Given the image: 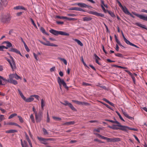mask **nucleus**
Listing matches in <instances>:
<instances>
[{
    "mask_svg": "<svg viewBox=\"0 0 147 147\" xmlns=\"http://www.w3.org/2000/svg\"><path fill=\"white\" fill-rule=\"evenodd\" d=\"M117 125H113L111 126H109L108 127L114 130H122V131L127 132L128 129L132 130L134 131H137V129L131 128L127 126L123 125H121L119 123V124H117Z\"/></svg>",
    "mask_w": 147,
    "mask_h": 147,
    "instance_id": "f257e3e1",
    "label": "nucleus"
},
{
    "mask_svg": "<svg viewBox=\"0 0 147 147\" xmlns=\"http://www.w3.org/2000/svg\"><path fill=\"white\" fill-rule=\"evenodd\" d=\"M50 32L53 34L55 36H58L60 34L61 35H65L69 36V34L66 32H63L61 31H57L53 29H51L49 30Z\"/></svg>",
    "mask_w": 147,
    "mask_h": 147,
    "instance_id": "f03ea898",
    "label": "nucleus"
},
{
    "mask_svg": "<svg viewBox=\"0 0 147 147\" xmlns=\"http://www.w3.org/2000/svg\"><path fill=\"white\" fill-rule=\"evenodd\" d=\"M1 21L4 23H9L11 20L10 15L7 13L5 15H2L0 17Z\"/></svg>",
    "mask_w": 147,
    "mask_h": 147,
    "instance_id": "7ed1b4c3",
    "label": "nucleus"
},
{
    "mask_svg": "<svg viewBox=\"0 0 147 147\" xmlns=\"http://www.w3.org/2000/svg\"><path fill=\"white\" fill-rule=\"evenodd\" d=\"M117 2L118 3L119 6L121 8L125 14L128 15H129L133 18H135V17L129 12L125 6H123L120 2L119 1H117Z\"/></svg>",
    "mask_w": 147,
    "mask_h": 147,
    "instance_id": "20e7f679",
    "label": "nucleus"
},
{
    "mask_svg": "<svg viewBox=\"0 0 147 147\" xmlns=\"http://www.w3.org/2000/svg\"><path fill=\"white\" fill-rule=\"evenodd\" d=\"M18 91L21 97L26 102H30L34 100V98H33L32 95L30 96L29 98H26V97L24 96L23 93L19 89H18Z\"/></svg>",
    "mask_w": 147,
    "mask_h": 147,
    "instance_id": "39448f33",
    "label": "nucleus"
},
{
    "mask_svg": "<svg viewBox=\"0 0 147 147\" xmlns=\"http://www.w3.org/2000/svg\"><path fill=\"white\" fill-rule=\"evenodd\" d=\"M57 81L59 84V85L60 88H61V86L62 85L67 89H68V87L67 86L66 84L65 81L59 77H58L57 78Z\"/></svg>",
    "mask_w": 147,
    "mask_h": 147,
    "instance_id": "423d86ee",
    "label": "nucleus"
},
{
    "mask_svg": "<svg viewBox=\"0 0 147 147\" xmlns=\"http://www.w3.org/2000/svg\"><path fill=\"white\" fill-rule=\"evenodd\" d=\"M10 57L11 59L10 60L9 59H7V61L9 63L12 69L13 70L16 68V63L13 57L11 56Z\"/></svg>",
    "mask_w": 147,
    "mask_h": 147,
    "instance_id": "0eeeda50",
    "label": "nucleus"
},
{
    "mask_svg": "<svg viewBox=\"0 0 147 147\" xmlns=\"http://www.w3.org/2000/svg\"><path fill=\"white\" fill-rule=\"evenodd\" d=\"M132 13L134 15L138 17L140 20L147 21V15L140 14L135 12H132Z\"/></svg>",
    "mask_w": 147,
    "mask_h": 147,
    "instance_id": "6e6552de",
    "label": "nucleus"
},
{
    "mask_svg": "<svg viewBox=\"0 0 147 147\" xmlns=\"http://www.w3.org/2000/svg\"><path fill=\"white\" fill-rule=\"evenodd\" d=\"M42 113L41 112L39 111L38 113L35 115V118L37 123L39 122L42 119Z\"/></svg>",
    "mask_w": 147,
    "mask_h": 147,
    "instance_id": "1a4fd4ad",
    "label": "nucleus"
},
{
    "mask_svg": "<svg viewBox=\"0 0 147 147\" xmlns=\"http://www.w3.org/2000/svg\"><path fill=\"white\" fill-rule=\"evenodd\" d=\"M9 80H13V78H15L16 80L19 79H21V78L16 73L10 74L8 76Z\"/></svg>",
    "mask_w": 147,
    "mask_h": 147,
    "instance_id": "9d476101",
    "label": "nucleus"
},
{
    "mask_svg": "<svg viewBox=\"0 0 147 147\" xmlns=\"http://www.w3.org/2000/svg\"><path fill=\"white\" fill-rule=\"evenodd\" d=\"M104 140H107L108 142H116L120 141V139L119 138H109L107 137H105Z\"/></svg>",
    "mask_w": 147,
    "mask_h": 147,
    "instance_id": "9b49d317",
    "label": "nucleus"
},
{
    "mask_svg": "<svg viewBox=\"0 0 147 147\" xmlns=\"http://www.w3.org/2000/svg\"><path fill=\"white\" fill-rule=\"evenodd\" d=\"M61 104L65 106H68L72 110L74 111H77V110L74 107L72 104L70 103H69L68 102L67 100L65 101L64 103H61Z\"/></svg>",
    "mask_w": 147,
    "mask_h": 147,
    "instance_id": "f8f14e48",
    "label": "nucleus"
},
{
    "mask_svg": "<svg viewBox=\"0 0 147 147\" xmlns=\"http://www.w3.org/2000/svg\"><path fill=\"white\" fill-rule=\"evenodd\" d=\"M88 13L90 14L95 15L97 16H99L102 17H104V15L102 13H98L95 11H89Z\"/></svg>",
    "mask_w": 147,
    "mask_h": 147,
    "instance_id": "ddd939ff",
    "label": "nucleus"
},
{
    "mask_svg": "<svg viewBox=\"0 0 147 147\" xmlns=\"http://www.w3.org/2000/svg\"><path fill=\"white\" fill-rule=\"evenodd\" d=\"M40 42L41 43L44 45H45L48 46H53V47H57V45L53 43H50L49 41H46V42H45L41 41H40Z\"/></svg>",
    "mask_w": 147,
    "mask_h": 147,
    "instance_id": "4468645a",
    "label": "nucleus"
},
{
    "mask_svg": "<svg viewBox=\"0 0 147 147\" xmlns=\"http://www.w3.org/2000/svg\"><path fill=\"white\" fill-rule=\"evenodd\" d=\"M75 5H77L78 6L82 7L84 8H88L89 6L84 3H78L74 4Z\"/></svg>",
    "mask_w": 147,
    "mask_h": 147,
    "instance_id": "2eb2a0df",
    "label": "nucleus"
},
{
    "mask_svg": "<svg viewBox=\"0 0 147 147\" xmlns=\"http://www.w3.org/2000/svg\"><path fill=\"white\" fill-rule=\"evenodd\" d=\"M37 139L40 141V142L41 143L45 145H46L47 144L46 142V141H47V138H44L41 137H38Z\"/></svg>",
    "mask_w": 147,
    "mask_h": 147,
    "instance_id": "dca6fc26",
    "label": "nucleus"
},
{
    "mask_svg": "<svg viewBox=\"0 0 147 147\" xmlns=\"http://www.w3.org/2000/svg\"><path fill=\"white\" fill-rule=\"evenodd\" d=\"M9 51L11 52H15L16 53L19 54L21 56H22V55L20 51L16 48H11L10 49Z\"/></svg>",
    "mask_w": 147,
    "mask_h": 147,
    "instance_id": "f3484780",
    "label": "nucleus"
},
{
    "mask_svg": "<svg viewBox=\"0 0 147 147\" xmlns=\"http://www.w3.org/2000/svg\"><path fill=\"white\" fill-rule=\"evenodd\" d=\"M121 34L123 39V40L127 44L129 45H131L132 43L130 42L129 40H128L125 37L123 33V32L122 31H121Z\"/></svg>",
    "mask_w": 147,
    "mask_h": 147,
    "instance_id": "a211bd4d",
    "label": "nucleus"
},
{
    "mask_svg": "<svg viewBox=\"0 0 147 147\" xmlns=\"http://www.w3.org/2000/svg\"><path fill=\"white\" fill-rule=\"evenodd\" d=\"M94 59L95 60L96 62L99 65H101V63L99 62V61L100 60V58L96 54H94Z\"/></svg>",
    "mask_w": 147,
    "mask_h": 147,
    "instance_id": "6ab92c4d",
    "label": "nucleus"
},
{
    "mask_svg": "<svg viewBox=\"0 0 147 147\" xmlns=\"http://www.w3.org/2000/svg\"><path fill=\"white\" fill-rule=\"evenodd\" d=\"M13 9L15 10L22 9L25 11L27 10L26 8H25L24 7L20 5H18L14 7Z\"/></svg>",
    "mask_w": 147,
    "mask_h": 147,
    "instance_id": "aec40b11",
    "label": "nucleus"
},
{
    "mask_svg": "<svg viewBox=\"0 0 147 147\" xmlns=\"http://www.w3.org/2000/svg\"><path fill=\"white\" fill-rule=\"evenodd\" d=\"M135 25L137 26H138L140 27L147 30V28L146 27L145 25L142 24L140 23L136 22L135 24Z\"/></svg>",
    "mask_w": 147,
    "mask_h": 147,
    "instance_id": "412c9836",
    "label": "nucleus"
},
{
    "mask_svg": "<svg viewBox=\"0 0 147 147\" xmlns=\"http://www.w3.org/2000/svg\"><path fill=\"white\" fill-rule=\"evenodd\" d=\"M72 40L76 42L79 45H80L81 46H83V43L81 42L79 40L76 39V38H72Z\"/></svg>",
    "mask_w": 147,
    "mask_h": 147,
    "instance_id": "4be33fe9",
    "label": "nucleus"
},
{
    "mask_svg": "<svg viewBox=\"0 0 147 147\" xmlns=\"http://www.w3.org/2000/svg\"><path fill=\"white\" fill-rule=\"evenodd\" d=\"M18 132V131L15 129H10L7 130L5 131V133L7 134L14 133Z\"/></svg>",
    "mask_w": 147,
    "mask_h": 147,
    "instance_id": "5701e85b",
    "label": "nucleus"
},
{
    "mask_svg": "<svg viewBox=\"0 0 147 147\" xmlns=\"http://www.w3.org/2000/svg\"><path fill=\"white\" fill-rule=\"evenodd\" d=\"M92 18L86 16L83 18V20L84 21H88L92 20Z\"/></svg>",
    "mask_w": 147,
    "mask_h": 147,
    "instance_id": "b1692460",
    "label": "nucleus"
},
{
    "mask_svg": "<svg viewBox=\"0 0 147 147\" xmlns=\"http://www.w3.org/2000/svg\"><path fill=\"white\" fill-rule=\"evenodd\" d=\"M74 123L75 122L74 121H71L64 123L63 124V125H73Z\"/></svg>",
    "mask_w": 147,
    "mask_h": 147,
    "instance_id": "393cba45",
    "label": "nucleus"
},
{
    "mask_svg": "<svg viewBox=\"0 0 147 147\" xmlns=\"http://www.w3.org/2000/svg\"><path fill=\"white\" fill-rule=\"evenodd\" d=\"M45 101L43 99H41V107L42 110H43L44 107L45 105Z\"/></svg>",
    "mask_w": 147,
    "mask_h": 147,
    "instance_id": "a878e982",
    "label": "nucleus"
},
{
    "mask_svg": "<svg viewBox=\"0 0 147 147\" xmlns=\"http://www.w3.org/2000/svg\"><path fill=\"white\" fill-rule=\"evenodd\" d=\"M9 83L15 85H17L18 84L17 81L14 80H9Z\"/></svg>",
    "mask_w": 147,
    "mask_h": 147,
    "instance_id": "bb28decb",
    "label": "nucleus"
},
{
    "mask_svg": "<svg viewBox=\"0 0 147 147\" xmlns=\"http://www.w3.org/2000/svg\"><path fill=\"white\" fill-rule=\"evenodd\" d=\"M105 121H109V122H111V123H115L117 124H119V122L116 120L115 121H113V120H112L107 119H106Z\"/></svg>",
    "mask_w": 147,
    "mask_h": 147,
    "instance_id": "cd10ccee",
    "label": "nucleus"
},
{
    "mask_svg": "<svg viewBox=\"0 0 147 147\" xmlns=\"http://www.w3.org/2000/svg\"><path fill=\"white\" fill-rule=\"evenodd\" d=\"M94 134H95V135H96L97 137H99V138H100L101 139H105V137L104 136H103L98 133H94Z\"/></svg>",
    "mask_w": 147,
    "mask_h": 147,
    "instance_id": "c85d7f7f",
    "label": "nucleus"
},
{
    "mask_svg": "<svg viewBox=\"0 0 147 147\" xmlns=\"http://www.w3.org/2000/svg\"><path fill=\"white\" fill-rule=\"evenodd\" d=\"M94 134H95V135H96L97 137H99V138H100L101 139H105V137L104 136H103L98 133H94Z\"/></svg>",
    "mask_w": 147,
    "mask_h": 147,
    "instance_id": "c756f323",
    "label": "nucleus"
},
{
    "mask_svg": "<svg viewBox=\"0 0 147 147\" xmlns=\"http://www.w3.org/2000/svg\"><path fill=\"white\" fill-rule=\"evenodd\" d=\"M72 101L79 105H83L84 103L82 102L76 100H73Z\"/></svg>",
    "mask_w": 147,
    "mask_h": 147,
    "instance_id": "7c9ffc66",
    "label": "nucleus"
},
{
    "mask_svg": "<svg viewBox=\"0 0 147 147\" xmlns=\"http://www.w3.org/2000/svg\"><path fill=\"white\" fill-rule=\"evenodd\" d=\"M108 13L113 18H115V16L114 13L113 12L110 11H107Z\"/></svg>",
    "mask_w": 147,
    "mask_h": 147,
    "instance_id": "2f4dec72",
    "label": "nucleus"
},
{
    "mask_svg": "<svg viewBox=\"0 0 147 147\" xmlns=\"http://www.w3.org/2000/svg\"><path fill=\"white\" fill-rule=\"evenodd\" d=\"M5 43L7 44L6 46L7 47H12V45L11 43L9 42V41H5Z\"/></svg>",
    "mask_w": 147,
    "mask_h": 147,
    "instance_id": "473e14b6",
    "label": "nucleus"
},
{
    "mask_svg": "<svg viewBox=\"0 0 147 147\" xmlns=\"http://www.w3.org/2000/svg\"><path fill=\"white\" fill-rule=\"evenodd\" d=\"M100 1L101 3V5H102L103 6H104V7H105L106 8L108 7L107 5L105 4L104 1L103 0H100Z\"/></svg>",
    "mask_w": 147,
    "mask_h": 147,
    "instance_id": "72a5a7b5",
    "label": "nucleus"
},
{
    "mask_svg": "<svg viewBox=\"0 0 147 147\" xmlns=\"http://www.w3.org/2000/svg\"><path fill=\"white\" fill-rule=\"evenodd\" d=\"M0 78L2 80H3L5 82H9V79L7 80L5 78H4L3 77L0 76Z\"/></svg>",
    "mask_w": 147,
    "mask_h": 147,
    "instance_id": "f704fd0d",
    "label": "nucleus"
},
{
    "mask_svg": "<svg viewBox=\"0 0 147 147\" xmlns=\"http://www.w3.org/2000/svg\"><path fill=\"white\" fill-rule=\"evenodd\" d=\"M40 30L42 33L45 34L47 35H49L48 34L45 32V29L43 27H41L40 28Z\"/></svg>",
    "mask_w": 147,
    "mask_h": 147,
    "instance_id": "c9c22d12",
    "label": "nucleus"
},
{
    "mask_svg": "<svg viewBox=\"0 0 147 147\" xmlns=\"http://www.w3.org/2000/svg\"><path fill=\"white\" fill-rule=\"evenodd\" d=\"M4 49H7V47L4 45L0 46V51H3Z\"/></svg>",
    "mask_w": 147,
    "mask_h": 147,
    "instance_id": "e433bc0d",
    "label": "nucleus"
},
{
    "mask_svg": "<svg viewBox=\"0 0 147 147\" xmlns=\"http://www.w3.org/2000/svg\"><path fill=\"white\" fill-rule=\"evenodd\" d=\"M115 56H117L118 57H121L122 58L123 57V55L121 53H115Z\"/></svg>",
    "mask_w": 147,
    "mask_h": 147,
    "instance_id": "4c0bfd02",
    "label": "nucleus"
},
{
    "mask_svg": "<svg viewBox=\"0 0 147 147\" xmlns=\"http://www.w3.org/2000/svg\"><path fill=\"white\" fill-rule=\"evenodd\" d=\"M59 59L61 61H63V62L64 63V64L65 65H67V61L65 59L62 58H59Z\"/></svg>",
    "mask_w": 147,
    "mask_h": 147,
    "instance_id": "58836bf2",
    "label": "nucleus"
},
{
    "mask_svg": "<svg viewBox=\"0 0 147 147\" xmlns=\"http://www.w3.org/2000/svg\"><path fill=\"white\" fill-rule=\"evenodd\" d=\"M17 114L16 113H13L11 115H10L8 117L9 119H11L13 118L14 117H15L17 115Z\"/></svg>",
    "mask_w": 147,
    "mask_h": 147,
    "instance_id": "ea45409f",
    "label": "nucleus"
},
{
    "mask_svg": "<svg viewBox=\"0 0 147 147\" xmlns=\"http://www.w3.org/2000/svg\"><path fill=\"white\" fill-rule=\"evenodd\" d=\"M30 118L31 119V121L33 123H35V120L33 114H32L30 115Z\"/></svg>",
    "mask_w": 147,
    "mask_h": 147,
    "instance_id": "a19ab883",
    "label": "nucleus"
},
{
    "mask_svg": "<svg viewBox=\"0 0 147 147\" xmlns=\"http://www.w3.org/2000/svg\"><path fill=\"white\" fill-rule=\"evenodd\" d=\"M116 113H117V115L119 116V118H120V119L121 120H122V121H125V120H124L123 119V118H122V117H121V115H120V113H119L117 111H116Z\"/></svg>",
    "mask_w": 147,
    "mask_h": 147,
    "instance_id": "79ce46f5",
    "label": "nucleus"
},
{
    "mask_svg": "<svg viewBox=\"0 0 147 147\" xmlns=\"http://www.w3.org/2000/svg\"><path fill=\"white\" fill-rule=\"evenodd\" d=\"M113 66H114L115 67H117L118 68H120L121 69H127V68L126 67H123L121 66H120L118 65H114Z\"/></svg>",
    "mask_w": 147,
    "mask_h": 147,
    "instance_id": "37998d69",
    "label": "nucleus"
},
{
    "mask_svg": "<svg viewBox=\"0 0 147 147\" xmlns=\"http://www.w3.org/2000/svg\"><path fill=\"white\" fill-rule=\"evenodd\" d=\"M115 41H116L117 43V44H118L119 45H120V46L122 47L123 48H125V47L124 46H123V45H122L121 44L120 42L118 40V39H117V40H115Z\"/></svg>",
    "mask_w": 147,
    "mask_h": 147,
    "instance_id": "c03bdc74",
    "label": "nucleus"
},
{
    "mask_svg": "<svg viewBox=\"0 0 147 147\" xmlns=\"http://www.w3.org/2000/svg\"><path fill=\"white\" fill-rule=\"evenodd\" d=\"M24 46L25 47V49H26V51L28 52H29L30 51V50L28 48V47L27 45L25 43V42L24 43Z\"/></svg>",
    "mask_w": 147,
    "mask_h": 147,
    "instance_id": "a18cd8bd",
    "label": "nucleus"
},
{
    "mask_svg": "<svg viewBox=\"0 0 147 147\" xmlns=\"http://www.w3.org/2000/svg\"><path fill=\"white\" fill-rule=\"evenodd\" d=\"M5 119V118L4 115H0V122H1L3 120Z\"/></svg>",
    "mask_w": 147,
    "mask_h": 147,
    "instance_id": "49530a36",
    "label": "nucleus"
},
{
    "mask_svg": "<svg viewBox=\"0 0 147 147\" xmlns=\"http://www.w3.org/2000/svg\"><path fill=\"white\" fill-rule=\"evenodd\" d=\"M18 117L19 118V120L20 123H23L24 122V120L23 118L20 116H18Z\"/></svg>",
    "mask_w": 147,
    "mask_h": 147,
    "instance_id": "de8ad7c7",
    "label": "nucleus"
},
{
    "mask_svg": "<svg viewBox=\"0 0 147 147\" xmlns=\"http://www.w3.org/2000/svg\"><path fill=\"white\" fill-rule=\"evenodd\" d=\"M30 20L34 27L36 28H37V27L33 19L31 18H30Z\"/></svg>",
    "mask_w": 147,
    "mask_h": 147,
    "instance_id": "09e8293b",
    "label": "nucleus"
},
{
    "mask_svg": "<svg viewBox=\"0 0 147 147\" xmlns=\"http://www.w3.org/2000/svg\"><path fill=\"white\" fill-rule=\"evenodd\" d=\"M82 85L84 86H91L92 85L90 84L84 82H82Z\"/></svg>",
    "mask_w": 147,
    "mask_h": 147,
    "instance_id": "8fccbe9b",
    "label": "nucleus"
},
{
    "mask_svg": "<svg viewBox=\"0 0 147 147\" xmlns=\"http://www.w3.org/2000/svg\"><path fill=\"white\" fill-rule=\"evenodd\" d=\"M42 131H43V133L44 135H47L48 134V133L47 132V131L45 128H43L42 129Z\"/></svg>",
    "mask_w": 147,
    "mask_h": 147,
    "instance_id": "3c124183",
    "label": "nucleus"
},
{
    "mask_svg": "<svg viewBox=\"0 0 147 147\" xmlns=\"http://www.w3.org/2000/svg\"><path fill=\"white\" fill-rule=\"evenodd\" d=\"M14 122H8L7 123H4V125H14Z\"/></svg>",
    "mask_w": 147,
    "mask_h": 147,
    "instance_id": "603ef678",
    "label": "nucleus"
},
{
    "mask_svg": "<svg viewBox=\"0 0 147 147\" xmlns=\"http://www.w3.org/2000/svg\"><path fill=\"white\" fill-rule=\"evenodd\" d=\"M33 55L35 59H36V60L38 61L39 59V58L38 57V55L35 53H33Z\"/></svg>",
    "mask_w": 147,
    "mask_h": 147,
    "instance_id": "864d4df0",
    "label": "nucleus"
},
{
    "mask_svg": "<svg viewBox=\"0 0 147 147\" xmlns=\"http://www.w3.org/2000/svg\"><path fill=\"white\" fill-rule=\"evenodd\" d=\"M50 121V118L49 116V115L48 114V112L47 113V122L49 123V122Z\"/></svg>",
    "mask_w": 147,
    "mask_h": 147,
    "instance_id": "5fc2aeb1",
    "label": "nucleus"
},
{
    "mask_svg": "<svg viewBox=\"0 0 147 147\" xmlns=\"http://www.w3.org/2000/svg\"><path fill=\"white\" fill-rule=\"evenodd\" d=\"M131 77V78L132 79V80H133V81L134 82V83H135L136 82V79L135 77L133 76V74H132V75L131 76H130Z\"/></svg>",
    "mask_w": 147,
    "mask_h": 147,
    "instance_id": "6e6d98bb",
    "label": "nucleus"
},
{
    "mask_svg": "<svg viewBox=\"0 0 147 147\" xmlns=\"http://www.w3.org/2000/svg\"><path fill=\"white\" fill-rule=\"evenodd\" d=\"M78 7H72L69 9V10H76L77 11Z\"/></svg>",
    "mask_w": 147,
    "mask_h": 147,
    "instance_id": "4d7b16f0",
    "label": "nucleus"
},
{
    "mask_svg": "<svg viewBox=\"0 0 147 147\" xmlns=\"http://www.w3.org/2000/svg\"><path fill=\"white\" fill-rule=\"evenodd\" d=\"M33 97H34L36 99L38 100H39V96L38 95H32Z\"/></svg>",
    "mask_w": 147,
    "mask_h": 147,
    "instance_id": "13d9d810",
    "label": "nucleus"
},
{
    "mask_svg": "<svg viewBox=\"0 0 147 147\" xmlns=\"http://www.w3.org/2000/svg\"><path fill=\"white\" fill-rule=\"evenodd\" d=\"M55 69V67L54 66L52 67V68L50 69V71L51 72H53L54 71Z\"/></svg>",
    "mask_w": 147,
    "mask_h": 147,
    "instance_id": "bf43d9fd",
    "label": "nucleus"
},
{
    "mask_svg": "<svg viewBox=\"0 0 147 147\" xmlns=\"http://www.w3.org/2000/svg\"><path fill=\"white\" fill-rule=\"evenodd\" d=\"M101 6L104 12L105 13H106V10L104 6H103L102 5H101Z\"/></svg>",
    "mask_w": 147,
    "mask_h": 147,
    "instance_id": "052dcab7",
    "label": "nucleus"
},
{
    "mask_svg": "<svg viewBox=\"0 0 147 147\" xmlns=\"http://www.w3.org/2000/svg\"><path fill=\"white\" fill-rule=\"evenodd\" d=\"M53 119L55 120H61V118L59 117H57L53 116Z\"/></svg>",
    "mask_w": 147,
    "mask_h": 147,
    "instance_id": "680f3d73",
    "label": "nucleus"
},
{
    "mask_svg": "<svg viewBox=\"0 0 147 147\" xmlns=\"http://www.w3.org/2000/svg\"><path fill=\"white\" fill-rule=\"evenodd\" d=\"M67 15L69 16L74 17L76 16V15L73 13L67 14Z\"/></svg>",
    "mask_w": 147,
    "mask_h": 147,
    "instance_id": "e2e57ef3",
    "label": "nucleus"
},
{
    "mask_svg": "<svg viewBox=\"0 0 147 147\" xmlns=\"http://www.w3.org/2000/svg\"><path fill=\"white\" fill-rule=\"evenodd\" d=\"M133 136L135 138V139L138 141V143H140V141L139 139L135 135H134Z\"/></svg>",
    "mask_w": 147,
    "mask_h": 147,
    "instance_id": "0e129e2a",
    "label": "nucleus"
},
{
    "mask_svg": "<svg viewBox=\"0 0 147 147\" xmlns=\"http://www.w3.org/2000/svg\"><path fill=\"white\" fill-rule=\"evenodd\" d=\"M77 11L85 12V11L83 9L79 7L77 8Z\"/></svg>",
    "mask_w": 147,
    "mask_h": 147,
    "instance_id": "69168bd1",
    "label": "nucleus"
},
{
    "mask_svg": "<svg viewBox=\"0 0 147 147\" xmlns=\"http://www.w3.org/2000/svg\"><path fill=\"white\" fill-rule=\"evenodd\" d=\"M22 13L23 12H18L16 13V15L17 16H19L22 15Z\"/></svg>",
    "mask_w": 147,
    "mask_h": 147,
    "instance_id": "338daca9",
    "label": "nucleus"
},
{
    "mask_svg": "<svg viewBox=\"0 0 147 147\" xmlns=\"http://www.w3.org/2000/svg\"><path fill=\"white\" fill-rule=\"evenodd\" d=\"M125 71L127 72L130 76H131L132 73L128 70H125Z\"/></svg>",
    "mask_w": 147,
    "mask_h": 147,
    "instance_id": "774afa93",
    "label": "nucleus"
}]
</instances>
